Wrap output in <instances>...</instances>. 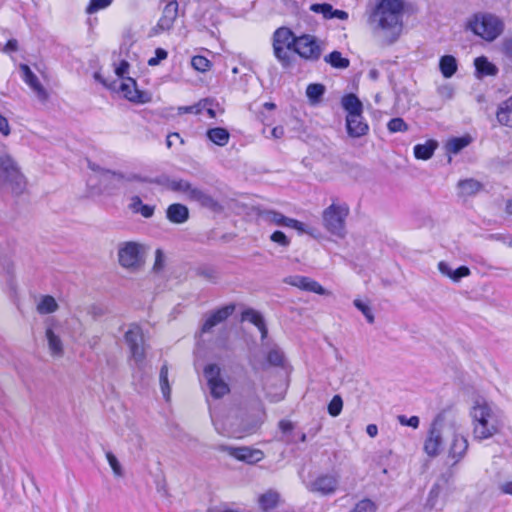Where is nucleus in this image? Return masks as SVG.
<instances>
[{"label": "nucleus", "instance_id": "obj_32", "mask_svg": "<svg viewBox=\"0 0 512 512\" xmlns=\"http://www.w3.org/2000/svg\"><path fill=\"white\" fill-rule=\"evenodd\" d=\"M206 135L211 142L218 146H225L230 139L229 132L221 127L209 129Z\"/></svg>", "mask_w": 512, "mask_h": 512}, {"label": "nucleus", "instance_id": "obj_56", "mask_svg": "<svg viewBox=\"0 0 512 512\" xmlns=\"http://www.w3.org/2000/svg\"><path fill=\"white\" fill-rule=\"evenodd\" d=\"M270 239L271 241L281 245V246H288L290 241L289 239L287 238V236L281 232V231H275L271 236H270Z\"/></svg>", "mask_w": 512, "mask_h": 512}, {"label": "nucleus", "instance_id": "obj_20", "mask_svg": "<svg viewBox=\"0 0 512 512\" xmlns=\"http://www.w3.org/2000/svg\"><path fill=\"white\" fill-rule=\"evenodd\" d=\"M20 70L22 73V79L32 89L36 96L40 100H46L48 96L47 92L44 89V87L40 84L36 75L30 70L29 66L26 64H22L20 65Z\"/></svg>", "mask_w": 512, "mask_h": 512}, {"label": "nucleus", "instance_id": "obj_58", "mask_svg": "<svg viewBox=\"0 0 512 512\" xmlns=\"http://www.w3.org/2000/svg\"><path fill=\"white\" fill-rule=\"evenodd\" d=\"M0 134L3 137H8L11 134V127L8 119L0 113Z\"/></svg>", "mask_w": 512, "mask_h": 512}, {"label": "nucleus", "instance_id": "obj_16", "mask_svg": "<svg viewBox=\"0 0 512 512\" xmlns=\"http://www.w3.org/2000/svg\"><path fill=\"white\" fill-rule=\"evenodd\" d=\"M266 220L277 226L295 229L300 234L309 233L305 224L296 219L286 217L277 211H268L266 213Z\"/></svg>", "mask_w": 512, "mask_h": 512}, {"label": "nucleus", "instance_id": "obj_61", "mask_svg": "<svg viewBox=\"0 0 512 512\" xmlns=\"http://www.w3.org/2000/svg\"><path fill=\"white\" fill-rule=\"evenodd\" d=\"M438 269L443 275H445L451 279L453 278L454 270L451 268V266L448 263L443 262V261L439 262Z\"/></svg>", "mask_w": 512, "mask_h": 512}, {"label": "nucleus", "instance_id": "obj_23", "mask_svg": "<svg viewBox=\"0 0 512 512\" xmlns=\"http://www.w3.org/2000/svg\"><path fill=\"white\" fill-rule=\"evenodd\" d=\"M310 10L322 14L325 19H339V20H347L348 13L343 10L334 9L331 4L322 3V4H312L310 6Z\"/></svg>", "mask_w": 512, "mask_h": 512}, {"label": "nucleus", "instance_id": "obj_30", "mask_svg": "<svg viewBox=\"0 0 512 512\" xmlns=\"http://www.w3.org/2000/svg\"><path fill=\"white\" fill-rule=\"evenodd\" d=\"M280 502V495L274 490H269L259 497V505L265 512H272Z\"/></svg>", "mask_w": 512, "mask_h": 512}, {"label": "nucleus", "instance_id": "obj_2", "mask_svg": "<svg viewBox=\"0 0 512 512\" xmlns=\"http://www.w3.org/2000/svg\"><path fill=\"white\" fill-rule=\"evenodd\" d=\"M473 436L477 440H485L500 432L503 426L501 412L484 399H477L470 410Z\"/></svg>", "mask_w": 512, "mask_h": 512}, {"label": "nucleus", "instance_id": "obj_18", "mask_svg": "<svg viewBox=\"0 0 512 512\" xmlns=\"http://www.w3.org/2000/svg\"><path fill=\"white\" fill-rule=\"evenodd\" d=\"M448 437H452V443L449 448V456L457 463L465 455L468 442L467 439L460 433V427L456 424V430L454 434H449Z\"/></svg>", "mask_w": 512, "mask_h": 512}, {"label": "nucleus", "instance_id": "obj_31", "mask_svg": "<svg viewBox=\"0 0 512 512\" xmlns=\"http://www.w3.org/2000/svg\"><path fill=\"white\" fill-rule=\"evenodd\" d=\"M438 144L435 140H427L424 144H417L414 146V156L420 160L430 159Z\"/></svg>", "mask_w": 512, "mask_h": 512}, {"label": "nucleus", "instance_id": "obj_15", "mask_svg": "<svg viewBox=\"0 0 512 512\" xmlns=\"http://www.w3.org/2000/svg\"><path fill=\"white\" fill-rule=\"evenodd\" d=\"M220 450L228 453L235 459L245 462L247 464L258 463L264 458V453L260 449L250 448L246 446H221Z\"/></svg>", "mask_w": 512, "mask_h": 512}, {"label": "nucleus", "instance_id": "obj_47", "mask_svg": "<svg viewBox=\"0 0 512 512\" xmlns=\"http://www.w3.org/2000/svg\"><path fill=\"white\" fill-rule=\"evenodd\" d=\"M354 305L358 310H360L362 312V314L365 316L366 320L369 323L374 322V315H373L372 310H371L370 306L368 305V303H366L360 299H355Z\"/></svg>", "mask_w": 512, "mask_h": 512}, {"label": "nucleus", "instance_id": "obj_25", "mask_svg": "<svg viewBox=\"0 0 512 512\" xmlns=\"http://www.w3.org/2000/svg\"><path fill=\"white\" fill-rule=\"evenodd\" d=\"M45 335L50 353L53 356H61L63 354V343L59 334L56 333L54 325L47 327Z\"/></svg>", "mask_w": 512, "mask_h": 512}, {"label": "nucleus", "instance_id": "obj_27", "mask_svg": "<svg viewBox=\"0 0 512 512\" xmlns=\"http://www.w3.org/2000/svg\"><path fill=\"white\" fill-rule=\"evenodd\" d=\"M341 105L347 115L363 114V104L355 94H346L341 99Z\"/></svg>", "mask_w": 512, "mask_h": 512}, {"label": "nucleus", "instance_id": "obj_5", "mask_svg": "<svg viewBox=\"0 0 512 512\" xmlns=\"http://www.w3.org/2000/svg\"><path fill=\"white\" fill-rule=\"evenodd\" d=\"M349 207L346 203L333 202L322 214L324 227L333 235L344 237Z\"/></svg>", "mask_w": 512, "mask_h": 512}, {"label": "nucleus", "instance_id": "obj_45", "mask_svg": "<svg viewBox=\"0 0 512 512\" xmlns=\"http://www.w3.org/2000/svg\"><path fill=\"white\" fill-rule=\"evenodd\" d=\"M387 128L390 133L405 132L408 130V125L402 118L397 117L388 122Z\"/></svg>", "mask_w": 512, "mask_h": 512}, {"label": "nucleus", "instance_id": "obj_8", "mask_svg": "<svg viewBox=\"0 0 512 512\" xmlns=\"http://www.w3.org/2000/svg\"><path fill=\"white\" fill-rule=\"evenodd\" d=\"M203 376L212 397L219 399L229 393V385L222 375V370L218 364H207L203 370Z\"/></svg>", "mask_w": 512, "mask_h": 512}, {"label": "nucleus", "instance_id": "obj_62", "mask_svg": "<svg viewBox=\"0 0 512 512\" xmlns=\"http://www.w3.org/2000/svg\"><path fill=\"white\" fill-rule=\"evenodd\" d=\"M499 489L501 493L512 496V480H506L500 483Z\"/></svg>", "mask_w": 512, "mask_h": 512}, {"label": "nucleus", "instance_id": "obj_52", "mask_svg": "<svg viewBox=\"0 0 512 512\" xmlns=\"http://www.w3.org/2000/svg\"><path fill=\"white\" fill-rule=\"evenodd\" d=\"M376 505L370 499H363L359 501L351 512H375Z\"/></svg>", "mask_w": 512, "mask_h": 512}, {"label": "nucleus", "instance_id": "obj_59", "mask_svg": "<svg viewBox=\"0 0 512 512\" xmlns=\"http://www.w3.org/2000/svg\"><path fill=\"white\" fill-rule=\"evenodd\" d=\"M18 48V43L15 39H9L5 45H2L0 43V50L5 52V53H12V52H15Z\"/></svg>", "mask_w": 512, "mask_h": 512}, {"label": "nucleus", "instance_id": "obj_37", "mask_svg": "<svg viewBox=\"0 0 512 512\" xmlns=\"http://www.w3.org/2000/svg\"><path fill=\"white\" fill-rule=\"evenodd\" d=\"M325 61L332 67L338 69H346L350 64L349 60L343 57L342 54L338 51L331 52L328 56L325 57Z\"/></svg>", "mask_w": 512, "mask_h": 512}, {"label": "nucleus", "instance_id": "obj_7", "mask_svg": "<svg viewBox=\"0 0 512 512\" xmlns=\"http://www.w3.org/2000/svg\"><path fill=\"white\" fill-rule=\"evenodd\" d=\"M146 247L140 243L129 241L119 245L118 260L123 268L136 271L144 264Z\"/></svg>", "mask_w": 512, "mask_h": 512}, {"label": "nucleus", "instance_id": "obj_64", "mask_svg": "<svg viewBox=\"0 0 512 512\" xmlns=\"http://www.w3.org/2000/svg\"><path fill=\"white\" fill-rule=\"evenodd\" d=\"M284 135V128L282 126H277L271 129V136L275 139H280Z\"/></svg>", "mask_w": 512, "mask_h": 512}, {"label": "nucleus", "instance_id": "obj_49", "mask_svg": "<svg viewBox=\"0 0 512 512\" xmlns=\"http://www.w3.org/2000/svg\"><path fill=\"white\" fill-rule=\"evenodd\" d=\"M208 105V100H201L197 104L191 106H184L179 108L180 113H192V114H201L204 108Z\"/></svg>", "mask_w": 512, "mask_h": 512}, {"label": "nucleus", "instance_id": "obj_22", "mask_svg": "<svg viewBox=\"0 0 512 512\" xmlns=\"http://www.w3.org/2000/svg\"><path fill=\"white\" fill-rule=\"evenodd\" d=\"M233 311L234 305H226L211 313L202 326V332H209L214 326L226 320Z\"/></svg>", "mask_w": 512, "mask_h": 512}, {"label": "nucleus", "instance_id": "obj_46", "mask_svg": "<svg viewBox=\"0 0 512 512\" xmlns=\"http://www.w3.org/2000/svg\"><path fill=\"white\" fill-rule=\"evenodd\" d=\"M173 190L183 192L188 198H191V192L196 190L197 187H193L189 182L184 180L173 181L171 184Z\"/></svg>", "mask_w": 512, "mask_h": 512}, {"label": "nucleus", "instance_id": "obj_4", "mask_svg": "<svg viewBox=\"0 0 512 512\" xmlns=\"http://www.w3.org/2000/svg\"><path fill=\"white\" fill-rule=\"evenodd\" d=\"M404 8L403 0H380L374 9L373 16L382 29H392L400 23Z\"/></svg>", "mask_w": 512, "mask_h": 512}, {"label": "nucleus", "instance_id": "obj_60", "mask_svg": "<svg viewBox=\"0 0 512 512\" xmlns=\"http://www.w3.org/2000/svg\"><path fill=\"white\" fill-rule=\"evenodd\" d=\"M470 275V269L466 266H461L454 270L453 278L454 281H459L463 277H467Z\"/></svg>", "mask_w": 512, "mask_h": 512}, {"label": "nucleus", "instance_id": "obj_1", "mask_svg": "<svg viewBox=\"0 0 512 512\" xmlns=\"http://www.w3.org/2000/svg\"><path fill=\"white\" fill-rule=\"evenodd\" d=\"M210 415L215 430L222 436L242 438L256 431L265 421L266 412L261 401H256L246 412L245 418L238 423L236 416L231 413L210 408Z\"/></svg>", "mask_w": 512, "mask_h": 512}, {"label": "nucleus", "instance_id": "obj_17", "mask_svg": "<svg viewBox=\"0 0 512 512\" xmlns=\"http://www.w3.org/2000/svg\"><path fill=\"white\" fill-rule=\"evenodd\" d=\"M178 19V3L168 2L163 8L162 15L158 21V28L161 31H169L175 28Z\"/></svg>", "mask_w": 512, "mask_h": 512}, {"label": "nucleus", "instance_id": "obj_12", "mask_svg": "<svg viewBox=\"0 0 512 512\" xmlns=\"http://www.w3.org/2000/svg\"><path fill=\"white\" fill-rule=\"evenodd\" d=\"M125 342L130 349L133 361L141 366L145 358V343L142 329L137 324L129 326L125 332Z\"/></svg>", "mask_w": 512, "mask_h": 512}, {"label": "nucleus", "instance_id": "obj_39", "mask_svg": "<svg viewBox=\"0 0 512 512\" xmlns=\"http://www.w3.org/2000/svg\"><path fill=\"white\" fill-rule=\"evenodd\" d=\"M470 141L471 139L468 136L452 138L447 142V150L450 153L456 154L463 148L467 147L470 144Z\"/></svg>", "mask_w": 512, "mask_h": 512}, {"label": "nucleus", "instance_id": "obj_9", "mask_svg": "<svg viewBox=\"0 0 512 512\" xmlns=\"http://www.w3.org/2000/svg\"><path fill=\"white\" fill-rule=\"evenodd\" d=\"M465 28L470 32H502L504 23L495 14L479 12L467 19Z\"/></svg>", "mask_w": 512, "mask_h": 512}, {"label": "nucleus", "instance_id": "obj_63", "mask_svg": "<svg viewBox=\"0 0 512 512\" xmlns=\"http://www.w3.org/2000/svg\"><path fill=\"white\" fill-rule=\"evenodd\" d=\"M176 140H179L182 143V140L180 139V136L178 133H171L167 136L166 144L170 148L173 146L174 142Z\"/></svg>", "mask_w": 512, "mask_h": 512}, {"label": "nucleus", "instance_id": "obj_42", "mask_svg": "<svg viewBox=\"0 0 512 512\" xmlns=\"http://www.w3.org/2000/svg\"><path fill=\"white\" fill-rule=\"evenodd\" d=\"M279 429L284 434V441L287 443H296V438L293 432L294 424L289 420H281L279 422Z\"/></svg>", "mask_w": 512, "mask_h": 512}, {"label": "nucleus", "instance_id": "obj_36", "mask_svg": "<svg viewBox=\"0 0 512 512\" xmlns=\"http://www.w3.org/2000/svg\"><path fill=\"white\" fill-rule=\"evenodd\" d=\"M460 194L463 196H471L478 193L482 185L474 179H466L458 183Z\"/></svg>", "mask_w": 512, "mask_h": 512}, {"label": "nucleus", "instance_id": "obj_54", "mask_svg": "<svg viewBox=\"0 0 512 512\" xmlns=\"http://www.w3.org/2000/svg\"><path fill=\"white\" fill-rule=\"evenodd\" d=\"M397 419L402 426H409L414 429L419 427L420 420L417 416H411L410 418H407L404 415H399Z\"/></svg>", "mask_w": 512, "mask_h": 512}, {"label": "nucleus", "instance_id": "obj_26", "mask_svg": "<svg viewBox=\"0 0 512 512\" xmlns=\"http://www.w3.org/2000/svg\"><path fill=\"white\" fill-rule=\"evenodd\" d=\"M496 118L501 125L512 127V95L498 105Z\"/></svg>", "mask_w": 512, "mask_h": 512}, {"label": "nucleus", "instance_id": "obj_41", "mask_svg": "<svg viewBox=\"0 0 512 512\" xmlns=\"http://www.w3.org/2000/svg\"><path fill=\"white\" fill-rule=\"evenodd\" d=\"M160 388L162 395L166 401L170 399L171 389L168 381V367L167 365H163L160 370L159 375Z\"/></svg>", "mask_w": 512, "mask_h": 512}, {"label": "nucleus", "instance_id": "obj_14", "mask_svg": "<svg viewBox=\"0 0 512 512\" xmlns=\"http://www.w3.org/2000/svg\"><path fill=\"white\" fill-rule=\"evenodd\" d=\"M339 480L335 474H320L310 481L306 486L311 492L321 495H331L336 492Z\"/></svg>", "mask_w": 512, "mask_h": 512}, {"label": "nucleus", "instance_id": "obj_50", "mask_svg": "<svg viewBox=\"0 0 512 512\" xmlns=\"http://www.w3.org/2000/svg\"><path fill=\"white\" fill-rule=\"evenodd\" d=\"M106 458L114 475L117 477L123 476L122 467L117 457L112 452L109 451L106 453Z\"/></svg>", "mask_w": 512, "mask_h": 512}, {"label": "nucleus", "instance_id": "obj_44", "mask_svg": "<svg viewBox=\"0 0 512 512\" xmlns=\"http://www.w3.org/2000/svg\"><path fill=\"white\" fill-rule=\"evenodd\" d=\"M192 67L199 72H206L211 67V62L204 56L196 55L191 60Z\"/></svg>", "mask_w": 512, "mask_h": 512}, {"label": "nucleus", "instance_id": "obj_53", "mask_svg": "<svg viewBox=\"0 0 512 512\" xmlns=\"http://www.w3.org/2000/svg\"><path fill=\"white\" fill-rule=\"evenodd\" d=\"M114 72L118 79L116 81H120L123 78H127L129 73V63L126 60H121L120 63H114Z\"/></svg>", "mask_w": 512, "mask_h": 512}, {"label": "nucleus", "instance_id": "obj_35", "mask_svg": "<svg viewBox=\"0 0 512 512\" xmlns=\"http://www.w3.org/2000/svg\"><path fill=\"white\" fill-rule=\"evenodd\" d=\"M440 70L445 78H450L457 71L456 59L451 55H445L440 59Z\"/></svg>", "mask_w": 512, "mask_h": 512}, {"label": "nucleus", "instance_id": "obj_11", "mask_svg": "<svg viewBox=\"0 0 512 512\" xmlns=\"http://www.w3.org/2000/svg\"><path fill=\"white\" fill-rule=\"evenodd\" d=\"M0 178L15 186L16 189L24 186V178L17 163L5 150H0Z\"/></svg>", "mask_w": 512, "mask_h": 512}, {"label": "nucleus", "instance_id": "obj_13", "mask_svg": "<svg viewBox=\"0 0 512 512\" xmlns=\"http://www.w3.org/2000/svg\"><path fill=\"white\" fill-rule=\"evenodd\" d=\"M295 34H274V55L283 67H289L292 62L293 44H290L291 36Z\"/></svg>", "mask_w": 512, "mask_h": 512}, {"label": "nucleus", "instance_id": "obj_19", "mask_svg": "<svg viewBox=\"0 0 512 512\" xmlns=\"http://www.w3.org/2000/svg\"><path fill=\"white\" fill-rule=\"evenodd\" d=\"M346 129L350 137L359 138L368 133L369 126L362 114L346 115Z\"/></svg>", "mask_w": 512, "mask_h": 512}, {"label": "nucleus", "instance_id": "obj_34", "mask_svg": "<svg viewBox=\"0 0 512 512\" xmlns=\"http://www.w3.org/2000/svg\"><path fill=\"white\" fill-rule=\"evenodd\" d=\"M58 309V303L50 295L41 296L37 303V311L40 314H51Z\"/></svg>", "mask_w": 512, "mask_h": 512}, {"label": "nucleus", "instance_id": "obj_10", "mask_svg": "<svg viewBox=\"0 0 512 512\" xmlns=\"http://www.w3.org/2000/svg\"><path fill=\"white\" fill-rule=\"evenodd\" d=\"M290 44H293V51L300 57L307 60H316L320 57L322 49L312 34H301L291 36Z\"/></svg>", "mask_w": 512, "mask_h": 512}, {"label": "nucleus", "instance_id": "obj_29", "mask_svg": "<svg viewBox=\"0 0 512 512\" xmlns=\"http://www.w3.org/2000/svg\"><path fill=\"white\" fill-rule=\"evenodd\" d=\"M167 218L169 221L177 224L184 223L189 216L188 208L182 204H171L167 209Z\"/></svg>", "mask_w": 512, "mask_h": 512}, {"label": "nucleus", "instance_id": "obj_43", "mask_svg": "<svg viewBox=\"0 0 512 512\" xmlns=\"http://www.w3.org/2000/svg\"><path fill=\"white\" fill-rule=\"evenodd\" d=\"M267 360L271 365L281 366L284 363V354L280 348L273 346L268 351Z\"/></svg>", "mask_w": 512, "mask_h": 512}, {"label": "nucleus", "instance_id": "obj_51", "mask_svg": "<svg viewBox=\"0 0 512 512\" xmlns=\"http://www.w3.org/2000/svg\"><path fill=\"white\" fill-rule=\"evenodd\" d=\"M113 0H91L86 8V12L93 14L101 9H105L111 5Z\"/></svg>", "mask_w": 512, "mask_h": 512}, {"label": "nucleus", "instance_id": "obj_55", "mask_svg": "<svg viewBox=\"0 0 512 512\" xmlns=\"http://www.w3.org/2000/svg\"><path fill=\"white\" fill-rule=\"evenodd\" d=\"M167 51L162 49V48H157L155 50V56L154 57H151L149 60H148V65L149 66H156L158 65L162 60L166 59L167 58Z\"/></svg>", "mask_w": 512, "mask_h": 512}, {"label": "nucleus", "instance_id": "obj_28", "mask_svg": "<svg viewBox=\"0 0 512 512\" xmlns=\"http://www.w3.org/2000/svg\"><path fill=\"white\" fill-rule=\"evenodd\" d=\"M242 320L254 324L261 333V338L264 340L267 336V328L262 315L253 309H247L242 313Z\"/></svg>", "mask_w": 512, "mask_h": 512}, {"label": "nucleus", "instance_id": "obj_57", "mask_svg": "<svg viewBox=\"0 0 512 512\" xmlns=\"http://www.w3.org/2000/svg\"><path fill=\"white\" fill-rule=\"evenodd\" d=\"M164 265H165V255L162 252V250L157 249L156 254H155V262H154L153 269H154V271L159 272L163 269Z\"/></svg>", "mask_w": 512, "mask_h": 512}, {"label": "nucleus", "instance_id": "obj_40", "mask_svg": "<svg viewBox=\"0 0 512 512\" xmlns=\"http://www.w3.org/2000/svg\"><path fill=\"white\" fill-rule=\"evenodd\" d=\"M191 200L199 202L201 205L209 208H213L216 205L215 200L201 189L196 188L191 192Z\"/></svg>", "mask_w": 512, "mask_h": 512}, {"label": "nucleus", "instance_id": "obj_38", "mask_svg": "<svg viewBox=\"0 0 512 512\" xmlns=\"http://www.w3.org/2000/svg\"><path fill=\"white\" fill-rule=\"evenodd\" d=\"M325 92V87L322 84L314 83L309 84L306 89V95L311 104H316L320 101Z\"/></svg>", "mask_w": 512, "mask_h": 512}, {"label": "nucleus", "instance_id": "obj_24", "mask_svg": "<svg viewBox=\"0 0 512 512\" xmlns=\"http://www.w3.org/2000/svg\"><path fill=\"white\" fill-rule=\"evenodd\" d=\"M476 69V77L483 78L485 76H495L498 73V68L490 62L485 56L477 57L474 60Z\"/></svg>", "mask_w": 512, "mask_h": 512}, {"label": "nucleus", "instance_id": "obj_33", "mask_svg": "<svg viewBox=\"0 0 512 512\" xmlns=\"http://www.w3.org/2000/svg\"><path fill=\"white\" fill-rule=\"evenodd\" d=\"M129 208L133 213H139L145 218H150L154 213V206L143 204L138 196L131 198Z\"/></svg>", "mask_w": 512, "mask_h": 512}, {"label": "nucleus", "instance_id": "obj_48", "mask_svg": "<svg viewBox=\"0 0 512 512\" xmlns=\"http://www.w3.org/2000/svg\"><path fill=\"white\" fill-rule=\"evenodd\" d=\"M343 408V401L339 395H335L328 404V412L331 416H338Z\"/></svg>", "mask_w": 512, "mask_h": 512}, {"label": "nucleus", "instance_id": "obj_3", "mask_svg": "<svg viewBox=\"0 0 512 512\" xmlns=\"http://www.w3.org/2000/svg\"><path fill=\"white\" fill-rule=\"evenodd\" d=\"M94 78L108 89L121 94L123 98L132 103L146 104L152 99L151 94L148 91L140 90L136 80L131 77L123 78L120 81H110L103 78L100 72H96Z\"/></svg>", "mask_w": 512, "mask_h": 512}, {"label": "nucleus", "instance_id": "obj_21", "mask_svg": "<svg viewBox=\"0 0 512 512\" xmlns=\"http://www.w3.org/2000/svg\"><path fill=\"white\" fill-rule=\"evenodd\" d=\"M285 282L305 291L314 292L319 295L326 294V290L318 282L308 277L290 276L286 278Z\"/></svg>", "mask_w": 512, "mask_h": 512}, {"label": "nucleus", "instance_id": "obj_6", "mask_svg": "<svg viewBox=\"0 0 512 512\" xmlns=\"http://www.w3.org/2000/svg\"><path fill=\"white\" fill-rule=\"evenodd\" d=\"M455 430L456 422H444L441 419H436L432 423L424 442L425 453L431 457L437 456L442 449L443 438L448 437L449 434H454Z\"/></svg>", "mask_w": 512, "mask_h": 512}]
</instances>
